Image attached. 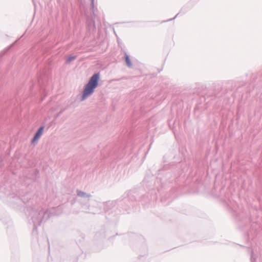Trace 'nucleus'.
Here are the masks:
<instances>
[{"label": "nucleus", "mask_w": 262, "mask_h": 262, "mask_svg": "<svg viewBox=\"0 0 262 262\" xmlns=\"http://www.w3.org/2000/svg\"><path fill=\"white\" fill-rule=\"evenodd\" d=\"M31 214L34 226L33 230H36L42 222L48 220L52 215L48 210L44 211L42 209L32 210Z\"/></svg>", "instance_id": "nucleus-1"}, {"label": "nucleus", "mask_w": 262, "mask_h": 262, "mask_svg": "<svg viewBox=\"0 0 262 262\" xmlns=\"http://www.w3.org/2000/svg\"><path fill=\"white\" fill-rule=\"evenodd\" d=\"M99 79V73L95 74L91 77L83 90L81 99L82 100H84L93 94L95 89L96 88L98 85Z\"/></svg>", "instance_id": "nucleus-2"}, {"label": "nucleus", "mask_w": 262, "mask_h": 262, "mask_svg": "<svg viewBox=\"0 0 262 262\" xmlns=\"http://www.w3.org/2000/svg\"><path fill=\"white\" fill-rule=\"evenodd\" d=\"M76 192L77 196L80 197L81 199H86L85 200L83 201L82 200L79 201L82 205V207L84 209H89L90 206L89 204V198L92 196L91 194L87 193L78 189L76 190Z\"/></svg>", "instance_id": "nucleus-3"}, {"label": "nucleus", "mask_w": 262, "mask_h": 262, "mask_svg": "<svg viewBox=\"0 0 262 262\" xmlns=\"http://www.w3.org/2000/svg\"><path fill=\"white\" fill-rule=\"evenodd\" d=\"M23 176L27 179H30L35 181L39 178V171L34 168H30L25 169L23 172Z\"/></svg>", "instance_id": "nucleus-4"}, {"label": "nucleus", "mask_w": 262, "mask_h": 262, "mask_svg": "<svg viewBox=\"0 0 262 262\" xmlns=\"http://www.w3.org/2000/svg\"><path fill=\"white\" fill-rule=\"evenodd\" d=\"M43 129H44L43 126H41L38 129V130L37 131L36 133L35 134L34 137H33V138L32 140V143H35L36 141H37L39 140V139L41 137V136L43 133Z\"/></svg>", "instance_id": "nucleus-5"}, {"label": "nucleus", "mask_w": 262, "mask_h": 262, "mask_svg": "<svg viewBox=\"0 0 262 262\" xmlns=\"http://www.w3.org/2000/svg\"><path fill=\"white\" fill-rule=\"evenodd\" d=\"M116 201H107L106 202H105L104 203V210L105 211H108V210L113 207L115 204H116Z\"/></svg>", "instance_id": "nucleus-6"}, {"label": "nucleus", "mask_w": 262, "mask_h": 262, "mask_svg": "<svg viewBox=\"0 0 262 262\" xmlns=\"http://www.w3.org/2000/svg\"><path fill=\"white\" fill-rule=\"evenodd\" d=\"M75 59V56H69L67 58L66 62H67V63H69L71 61L74 60Z\"/></svg>", "instance_id": "nucleus-7"}, {"label": "nucleus", "mask_w": 262, "mask_h": 262, "mask_svg": "<svg viewBox=\"0 0 262 262\" xmlns=\"http://www.w3.org/2000/svg\"><path fill=\"white\" fill-rule=\"evenodd\" d=\"M125 61H126V63L127 64V65L128 66H131V62H130V60L129 59V58L128 56H126L125 57Z\"/></svg>", "instance_id": "nucleus-8"}, {"label": "nucleus", "mask_w": 262, "mask_h": 262, "mask_svg": "<svg viewBox=\"0 0 262 262\" xmlns=\"http://www.w3.org/2000/svg\"><path fill=\"white\" fill-rule=\"evenodd\" d=\"M255 259V258L254 257L253 253V252H252L251 256V262H253V260Z\"/></svg>", "instance_id": "nucleus-9"}, {"label": "nucleus", "mask_w": 262, "mask_h": 262, "mask_svg": "<svg viewBox=\"0 0 262 262\" xmlns=\"http://www.w3.org/2000/svg\"><path fill=\"white\" fill-rule=\"evenodd\" d=\"M49 166V165H46V168ZM44 169H45V167H43Z\"/></svg>", "instance_id": "nucleus-10"}]
</instances>
